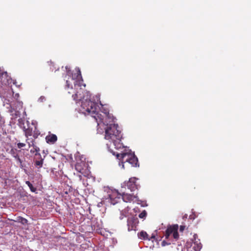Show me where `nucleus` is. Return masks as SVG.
Returning <instances> with one entry per match:
<instances>
[{
    "label": "nucleus",
    "instance_id": "1",
    "mask_svg": "<svg viewBox=\"0 0 251 251\" xmlns=\"http://www.w3.org/2000/svg\"><path fill=\"white\" fill-rule=\"evenodd\" d=\"M67 75L70 76L69 79L66 80V88H70L73 91V83L74 85L75 93L72 95L73 100L81 102V108L80 111L85 115H91L94 118L98 124V132H102V128L105 130L104 138L110 142V145L107 144V147L108 151L113 155H116L117 158L120 161L119 165L124 169V163L128 162L132 167H139L138 158L136 156L134 152L131 150L126 149L123 143H121V139L123 138L121 131L120 129L118 124H115V118L109 114V110L104 107L100 101L101 107L99 109L103 113V115L98 112L97 103L94 100H97L98 101L100 100L99 95L96 96V99L92 100L91 95L89 92H83L81 86L84 88L85 84L83 83V79L81 76V72L79 68H76V74L71 73L70 68L68 66L65 67Z\"/></svg>",
    "mask_w": 251,
    "mask_h": 251
},
{
    "label": "nucleus",
    "instance_id": "2",
    "mask_svg": "<svg viewBox=\"0 0 251 251\" xmlns=\"http://www.w3.org/2000/svg\"><path fill=\"white\" fill-rule=\"evenodd\" d=\"M12 107L9 112L11 113L12 116V119H15L18 117H21V114L20 110L23 108V102L21 101L16 100L15 102L12 103Z\"/></svg>",
    "mask_w": 251,
    "mask_h": 251
},
{
    "label": "nucleus",
    "instance_id": "3",
    "mask_svg": "<svg viewBox=\"0 0 251 251\" xmlns=\"http://www.w3.org/2000/svg\"><path fill=\"white\" fill-rule=\"evenodd\" d=\"M136 178L135 177H131L127 181H125L121 184L122 190L126 189V187L130 192L137 189L138 185L136 183Z\"/></svg>",
    "mask_w": 251,
    "mask_h": 251
},
{
    "label": "nucleus",
    "instance_id": "4",
    "mask_svg": "<svg viewBox=\"0 0 251 251\" xmlns=\"http://www.w3.org/2000/svg\"><path fill=\"white\" fill-rule=\"evenodd\" d=\"M139 224V220L137 217L131 216L128 217L127 220V226L128 230L129 231L131 230L136 231L137 230V227Z\"/></svg>",
    "mask_w": 251,
    "mask_h": 251
},
{
    "label": "nucleus",
    "instance_id": "5",
    "mask_svg": "<svg viewBox=\"0 0 251 251\" xmlns=\"http://www.w3.org/2000/svg\"><path fill=\"white\" fill-rule=\"evenodd\" d=\"M12 81L8 76L6 72H4L3 69L0 68V85H7Z\"/></svg>",
    "mask_w": 251,
    "mask_h": 251
},
{
    "label": "nucleus",
    "instance_id": "6",
    "mask_svg": "<svg viewBox=\"0 0 251 251\" xmlns=\"http://www.w3.org/2000/svg\"><path fill=\"white\" fill-rule=\"evenodd\" d=\"M109 202L112 205H115L122 201L121 195L119 194L117 192H113L109 195Z\"/></svg>",
    "mask_w": 251,
    "mask_h": 251
},
{
    "label": "nucleus",
    "instance_id": "7",
    "mask_svg": "<svg viewBox=\"0 0 251 251\" xmlns=\"http://www.w3.org/2000/svg\"><path fill=\"white\" fill-rule=\"evenodd\" d=\"M122 193V201L124 202H130L133 201L134 199H137V197L131 194H127L125 191L121 190Z\"/></svg>",
    "mask_w": 251,
    "mask_h": 251
},
{
    "label": "nucleus",
    "instance_id": "8",
    "mask_svg": "<svg viewBox=\"0 0 251 251\" xmlns=\"http://www.w3.org/2000/svg\"><path fill=\"white\" fill-rule=\"evenodd\" d=\"M192 242L194 245L193 249L195 251H200L202 248V244L200 242V240L198 239V235L196 234L193 235Z\"/></svg>",
    "mask_w": 251,
    "mask_h": 251
},
{
    "label": "nucleus",
    "instance_id": "9",
    "mask_svg": "<svg viewBox=\"0 0 251 251\" xmlns=\"http://www.w3.org/2000/svg\"><path fill=\"white\" fill-rule=\"evenodd\" d=\"M26 116V112L25 111H24L22 117L18 119V125L20 126V127L22 129H25V127L26 126H25V117Z\"/></svg>",
    "mask_w": 251,
    "mask_h": 251
},
{
    "label": "nucleus",
    "instance_id": "10",
    "mask_svg": "<svg viewBox=\"0 0 251 251\" xmlns=\"http://www.w3.org/2000/svg\"><path fill=\"white\" fill-rule=\"evenodd\" d=\"M46 141L48 143L54 144L57 140V137L55 134H50L46 137Z\"/></svg>",
    "mask_w": 251,
    "mask_h": 251
},
{
    "label": "nucleus",
    "instance_id": "11",
    "mask_svg": "<svg viewBox=\"0 0 251 251\" xmlns=\"http://www.w3.org/2000/svg\"><path fill=\"white\" fill-rule=\"evenodd\" d=\"M26 125H27V127L25 126V129H23V130L25 132V136L27 137L28 136H31L32 135V130L29 127H28V125H29V122L28 121H27L26 122Z\"/></svg>",
    "mask_w": 251,
    "mask_h": 251
},
{
    "label": "nucleus",
    "instance_id": "12",
    "mask_svg": "<svg viewBox=\"0 0 251 251\" xmlns=\"http://www.w3.org/2000/svg\"><path fill=\"white\" fill-rule=\"evenodd\" d=\"M138 237L140 239L147 240L148 239V234L144 231H142L138 233Z\"/></svg>",
    "mask_w": 251,
    "mask_h": 251
},
{
    "label": "nucleus",
    "instance_id": "13",
    "mask_svg": "<svg viewBox=\"0 0 251 251\" xmlns=\"http://www.w3.org/2000/svg\"><path fill=\"white\" fill-rule=\"evenodd\" d=\"M174 227H173L172 226H170L168 227L165 233V237L166 239H168L170 235L173 233V232L174 231Z\"/></svg>",
    "mask_w": 251,
    "mask_h": 251
},
{
    "label": "nucleus",
    "instance_id": "14",
    "mask_svg": "<svg viewBox=\"0 0 251 251\" xmlns=\"http://www.w3.org/2000/svg\"><path fill=\"white\" fill-rule=\"evenodd\" d=\"M1 98L2 100H3L4 105L5 104H8V105H9V106L10 107V108L12 107V105L13 102L12 101H11L9 99H4V97H1Z\"/></svg>",
    "mask_w": 251,
    "mask_h": 251
},
{
    "label": "nucleus",
    "instance_id": "15",
    "mask_svg": "<svg viewBox=\"0 0 251 251\" xmlns=\"http://www.w3.org/2000/svg\"><path fill=\"white\" fill-rule=\"evenodd\" d=\"M43 164V159H41L40 160H36L34 162V166L35 167L42 168Z\"/></svg>",
    "mask_w": 251,
    "mask_h": 251
},
{
    "label": "nucleus",
    "instance_id": "16",
    "mask_svg": "<svg viewBox=\"0 0 251 251\" xmlns=\"http://www.w3.org/2000/svg\"><path fill=\"white\" fill-rule=\"evenodd\" d=\"M25 183L26 184H27V185L29 187L30 191L32 192H36V190H37V189L33 187V186L32 185V184L30 182V181H26L25 182Z\"/></svg>",
    "mask_w": 251,
    "mask_h": 251
},
{
    "label": "nucleus",
    "instance_id": "17",
    "mask_svg": "<svg viewBox=\"0 0 251 251\" xmlns=\"http://www.w3.org/2000/svg\"><path fill=\"white\" fill-rule=\"evenodd\" d=\"M10 153L12 155V156L14 157L16 159L19 156L18 155L17 151L16 149H12L10 150Z\"/></svg>",
    "mask_w": 251,
    "mask_h": 251
},
{
    "label": "nucleus",
    "instance_id": "18",
    "mask_svg": "<svg viewBox=\"0 0 251 251\" xmlns=\"http://www.w3.org/2000/svg\"><path fill=\"white\" fill-rule=\"evenodd\" d=\"M75 167L76 170L78 172H79L81 173H83L82 171L83 170V168L82 167L81 163H77L75 165Z\"/></svg>",
    "mask_w": 251,
    "mask_h": 251
},
{
    "label": "nucleus",
    "instance_id": "19",
    "mask_svg": "<svg viewBox=\"0 0 251 251\" xmlns=\"http://www.w3.org/2000/svg\"><path fill=\"white\" fill-rule=\"evenodd\" d=\"M147 215V213L145 210L142 211V212L139 215V217L141 219H145Z\"/></svg>",
    "mask_w": 251,
    "mask_h": 251
},
{
    "label": "nucleus",
    "instance_id": "20",
    "mask_svg": "<svg viewBox=\"0 0 251 251\" xmlns=\"http://www.w3.org/2000/svg\"><path fill=\"white\" fill-rule=\"evenodd\" d=\"M172 234L174 238L175 239L177 240L178 238L179 234L177 231V229L174 228V231L173 232Z\"/></svg>",
    "mask_w": 251,
    "mask_h": 251
},
{
    "label": "nucleus",
    "instance_id": "21",
    "mask_svg": "<svg viewBox=\"0 0 251 251\" xmlns=\"http://www.w3.org/2000/svg\"><path fill=\"white\" fill-rule=\"evenodd\" d=\"M28 140H29L28 139H26V142L28 144L29 148H30L31 146L34 147V141L33 140H32L31 141L29 142Z\"/></svg>",
    "mask_w": 251,
    "mask_h": 251
},
{
    "label": "nucleus",
    "instance_id": "22",
    "mask_svg": "<svg viewBox=\"0 0 251 251\" xmlns=\"http://www.w3.org/2000/svg\"><path fill=\"white\" fill-rule=\"evenodd\" d=\"M193 244V243L192 242V239H191L190 241H188L187 242L186 246L187 248H191Z\"/></svg>",
    "mask_w": 251,
    "mask_h": 251
},
{
    "label": "nucleus",
    "instance_id": "23",
    "mask_svg": "<svg viewBox=\"0 0 251 251\" xmlns=\"http://www.w3.org/2000/svg\"><path fill=\"white\" fill-rule=\"evenodd\" d=\"M25 146V144L23 143H19L17 144V147L19 149H22Z\"/></svg>",
    "mask_w": 251,
    "mask_h": 251
},
{
    "label": "nucleus",
    "instance_id": "24",
    "mask_svg": "<svg viewBox=\"0 0 251 251\" xmlns=\"http://www.w3.org/2000/svg\"><path fill=\"white\" fill-rule=\"evenodd\" d=\"M36 129V127L35 126V130ZM40 134V132L39 131H36L35 130L34 131V134H33V137L34 138H37L38 136Z\"/></svg>",
    "mask_w": 251,
    "mask_h": 251
},
{
    "label": "nucleus",
    "instance_id": "25",
    "mask_svg": "<svg viewBox=\"0 0 251 251\" xmlns=\"http://www.w3.org/2000/svg\"><path fill=\"white\" fill-rule=\"evenodd\" d=\"M36 168V170H35V173L37 175H39V176H40V172H41V169L42 168H38V167H35Z\"/></svg>",
    "mask_w": 251,
    "mask_h": 251
},
{
    "label": "nucleus",
    "instance_id": "26",
    "mask_svg": "<svg viewBox=\"0 0 251 251\" xmlns=\"http://www.w3.org/2000/svg\"><path fill=\"white\" fill-rule=\"evenodd\" d=\"M46 100V98L44 96H41L38 99V101L40 102H43Z\"/></svg>",
    "mask_w": 251,
    "mask_h": 251
},
{
    "label": "nucleus",
    "instance_id": "27",
    "mask_svg": "<svg viewBox=\"0 0 251 251\" xmlns=\"http://www.w3.org/2000/svg\"><path fill=\"white\" fill-rule=\"evenodd\" d=\"M194 212H192V214L190 215L189 216V219L192 220H194L195 219V217L194 216Z\"/></svg>",
    "mask_w": 251,
    "mask_h": 251
},
{
    "label": "nucleus",
    "instance_id": "28",
    "mask_svg": "<svg viewBox=\"0 0 251 251\" xmlns=\"http://www.w3.org/2000/svg\"><path fill=\"white\" fill-rule=\"evenodd\" d=\"M170 243H167L165 241H162V242L161 243V245L163 247L165 246L166 245H170Z\"/></svg>",
    "mask_w": 251,
    "mask_h": 251
},
{
    "label": "nucleus",
    "instance_id": "29",
    "mask_svg": "<svg viewBox=\"0 0 251 251\" xmlns=\"http://www.w3.org/2000/svg\"><path fill=\"white\" fill-rule=\"evenodd\" d=\"M27 222V220L25 219V218H22V223L24 224H26Z\"/></svg>",
    "mask_w": 251,
    "mask_h": 251
},
{
    "label": "nucleus",
    "instance_id": "30",
    "mask_svg": "<svg viewBox=\"0 0 251 251\" xmlns=\"http://www.w3.org/2000/svg\"><path fill=\"white\" fill-rule=\"evenodd\" d=\"M33 149L35 150V151H36L37 152H38L40 151L39 148L36 146H34Z\"/></svg>",
    "mask_w": 251,
    "mask_h": 251
},
{
    "label": "nucleus",
    "instance_id": "31",
    "mask_svg": "<svg viewBox=\"0 0 251 251\" xmlns=\"http://www.w3.org/2000/svg\"><path fill=\"white\" fill-rule=\"evenodd\" d=\"M155 237V235L154 234V233H152V235H151V237L150 238H148V239L149 240H151L152 239H154Z\"/></svg>",
    "mask_w": 251,
    "mask_h": 251
},
{
    "label": "nucleus",
    "instance_id": "32",
    "mask_svg": "<svg viewBox=\"0 0 251 251\" xmlns=\"http://www.w3.org/2000/svg\"><path fill=\"white\" fill-rule=\"evenodd\" d=\"M19 97V94H16L14 98L16 100H18V99Z\"/></svg>",
    "mask_w": 251,
    "mask_h": 251
},
{
    "label": "nucleus",
    "instance_id": "33",
    "mask_svg": "<svg viewBox=\"0 0 251 251\" xmlns=\"http://www.w3.org/2000/svg\"><path fill=\"white\" fill-rule=\"evenodd\" d=\"M17 161H18V162L20 163V164H21L22 163V160L20 158L19 156L18 157V158H17L16 159Z\"/></svg>",
    "mask_w": 251,
    "mask_h": 251
},
{
    "label": "nucleus",
    "instance_id": "34",
    "mask_svg": "<svg viewBox=\"0 0 251 251\" xmlns=\"http://www.w3.org/2000/svg\"><path fill=\"white\" fill-rule=\"evenodd\" d=\"M13 83L16 85L17 86L19 87L20 85H17V82L16 80H13Z\"/></svg>",
    "mask_w": 251,
    "mask_h": 251
},
{
    "label": "nucleus",
    "instance_id": "35",
    "mask_svg": "<svg viewBox=\"0 0 251 251\" xmlns=\"http://www.w3.org/2000/svg\"><path fill=\"white\" fill-rule=\"evenodd\" d=\"M184 227H185L184 226H180V230L181 231H183L184 230Z\"/></svg>",
    "mask_w": 251,
    "mask_h": 251
},
{
    "label": "nucleus",
    "instance_id": "36",
    "mask_svg": "<svg viewBox=\"0 0 251 251\" xmlns=\"http://www.w3.org/2000/svg\"><path fill=\"white\" fill-rule=\"evenodd\" d=\"M187 216H188L187 214H185V215L183 216V219H186V218H187Z\"/></svg>",
    "mask_w": 251,
    "mask_h": 251
},
{
    "label": "nucleus",
    "instance_id": "37",
    "mask_svg": "<svg viewBox=\"0 0 251 251\" xmlns=\"http://www.w3.org/2000/svg\"><path fill=\"white\" fill-rule=\"evenodd\" d=\"M123 218H124V216H123V214L121 213V216L120 217V219L121 220H122V219H123Z\"/></svg>",
    "mask_w": 251,
    "mask_h": 251
},
{
    "label": "nucleus",
    "instance_id": "38",
    "mask_svg": "<svg viewBox=\"0 0 251 251\" xmlns=\"http://www.w3.org/2000/svg\"><path fill=\"white\" fill-rule=\"evenodd\" d=\"M50 70H51V71H53V70H54V68H53V65L52 66V67H50Z\"/></svg>",
    "mask_w": 251,
    "mask_h": 251
},
{
    "label": "nucleus",
    "instance_id": "39",
    "mask_svg": "<svg viewBox=\"0 0 251 251\" xmlns=\"http://www.w3.org/2000/svg\"><path fill=\"white\" fill-rule=\"evenodd\" d=\"M20 167H21V168H22L23 167V164H22V163L21 164H20Z\"/></svg>",
    "mask_w": 251,
    "mask_h": 251
},
{
    "label": "nucleus",
    "instance_id": "40",
    "mask_svg": "<svg viewBox=\"0 0 251 251\" xmlns=\"http://www.w3.org/2000/svg\"><path fill=\"white\" fill-rule=\"evenodd\" d=\"M34 151H33L32 150H30V152H33Z\"/></svg>",
    "mask_w": 251,
    "mask_h": 251
},
{
    "label": "nucleus",
    "instance_id": "41",
    "mask_svg": "<svg viewBox=\"0 0 251 251\" xmlns=\"http://www.w3.org/2000/svg\"><path fill=\"white\" fill-rule=\"evenodd\" d=\"M68 93H69V94H71V93H72V92H71V91H68Z\"/></svg>",
    "mask_w": 251,
    "mask_h": 251
},
{
    "label": "nucleus",
    "instance_id": "42",
    "mask_svg": "<svg viewBox=\"0 0 251 251\" xmlns=\"http://www.w3.org/2000/svg\"><path fill=\"white\" fill-rule=\"evenodd\" d=\"M82 164L83 166H85V163H83Z\"/></svg>",
    "mask_w": 251,
    "mask_h": 251
},
{
    "label": "nucleus",
    "instance_id": "43",
    "mask_svg": "<svg viewBox=\"0 0 251 251\" xmlns=\"http://www.w3.org/2000/svg\"><path fill=\"white\" fill-rule=\"evenodd\" d=\"M50 64H52L53 63L52 62H50Z\"/></svg>",
    "mask_w": 251,
    "mask_h": 251
}]
</instances>
